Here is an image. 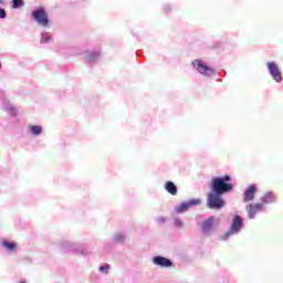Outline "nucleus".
Instances as JSON below:
<instances>
[{"instance_id": "1", "label": "nucleus", "mask_w": 283, "mask_h": 283, "mask_svg": "<svg viewBox=\"0 0 283 283\" xmlns=\"http://www.w3.org/2000/svg\"><path fill=\"white\" fill-rule=\"evenodd\" d=\"M231 176L214 177L210 182L211 192L208 193V209H223L227 205L222 196L233 191V184L230 182Z\"/></svg>"}, {"instance_id": "2", "label": "nucleus", "mask_w": 283, "mask_h": 283, "mask_svg": "<svg viewBox=\"0 0 283 283\" xmlns=\"http://www.w3.org/2000/svg\"><path fill=\"white\" fill-rule=\"evenodd\" d=\"M32 17L38 25H42V28H48V25H50V18L48 17L45 9L40 8L34 10Z\"/></svg>"}, {"instance_id": "3", "label": "nucleus", "mask_w": 283, "mask_h": 283, "mask_svg": "<svg viewBox=\"0 0 283 283\" xmlns=\"http://www.w3.org/2000/svg\"><path fill=\"white\" fill-rule=\"evenodd\" d=\"M242 227H243L242 217L235 214L233 217L230 230L224 234L222 240H227V238H229V235H233V233H240V230L242 229Z\"/></svg>"}, {"instance_id": "4", "label": "nucleus", "mask_w": 283, "mask_h": 283, "mask_svg": "<svg viewBox=\"0 0 283 283\" xmlns=\"http://www.w3.org/2000/svg\"><path fill=\"white\" fill-rule=\"evenodd\" d=\"M193 67L199 72V74H203V76H211L213 74V69L207 65L202 60L192 61Z\"/></svg>"}, {"instance_id": "5", "label": "nucleus", "mask_w": 283, "mask_h": 283, "mask_svg": "<svg viewBox=\"0 0 283 283\" xmlns=\"http://www.w3.org/2000/svg\"><path fill=\"white\" fill-rule=\"evenodd\" d=\"M245 209L248 211V217L250 218V220H253L256 213L264 211V203H250L245 207Z\"/></svg>"}, {"instance_id": "6", "label": "nucleus", "mask_w": 283, "mask_h": 283, "mask_svg": "<svg viewBox=\"0 0 283 283\" xmlns=\"http://www.w3.org/2000/svg\"><path fill=\"white\" fill-rule=\"evenodd\" d=\"M268 70L272 78H274L276 83H280V81H282V73L280 72V69L277 67V64H275V62H268Z\"/></svg>"}, {"instance_id": "7", "label": "nucleus", "mask_w": 283, "mask_h": 283, "mask_svg": "<svg viewBox=\"0 0 283 283\" xmlns=\"http://www.w3.org/2000/svg\"><path fill=\"white\" fill-rule=\"evenodd\" d=\"M153 262L156 266H161L163 269H171L174 266V262L165 256H155Z\"/></svg>"}, {"instance_id": "8", "label": "nucleus", "mask_w": 283, "mask_h": 283, "mask_svg": "<svg viewBox=\"0 0 283 283\" xmlns=\"http://www.w3.org/2000/svg\"><path fill=\"white\" fill-rule=\"evenodd\" d=\"M255 193H258V188L255 185L248 187L243 193V202H251L252 200H255Z\"/></svg>"}, {"instance_id": "9", "label": "nucleus", "mask_w": 283, "mask_h": 283, "mask_svg": "<svg viewBox=\"0 0 283 283\" xmlns=\"http://www.w3.org/2000/svg\"><path fill=\"white\" fill-rule=\"evenodd\" d=\"M201 200L200 199H191L190 201H187L179 206L177 208V213H182V211H187V209H191V207H196L200 205Z\"/></svg>"}, {"instance_id": "10", "label": "nucleus", "mask_w": 283, "mask_h": 283, "mask_svg": "<svg viewBox=\"0 0 283 283\" xmlns=\"http://www.w3.org/2000/svg\"><path fill=\"white\" fill-rule=\"evenodd\" d=\"M213 220H216V217H210L206 221L202 222L201 229L203 233H209L211 229H213Z\"/></svg>"}, {"instance_id": "11", "label": "nucleus", "mask_w": 283, "mask_h": 283, "mask_svg": "<svg viewBox=\"0 0 283 283\" xmlns=\"http://www.w3.org/2000/svg\"><path fill=\"white\" fill-rule=\"evenodd\" d=\"M165 189L170 196H178V187H176V184L174 181H167L165 184Z\"/></svg>"}, {"instance_id": "12", "label": "nucleus", "mask_w": 283, "mask_h": 283, "mask_svg": "<svg viewBox=\"0 0 283 283\" xmlns=\"http://www.w3.org/2000/svg\"><path fill=\"white\" fill-rule=\"evenodd\" d=\"M262 205H271V202H275V195L273 192H268L261 198Z\"/></svg>"}, {"instance_id": "13", "label": "nucleus", "mask_w": 283, "mask_h": 283, "mask_svg": "<svg viewBox=\"0 0 283 283\" xmlns=\"http://www.w3.org/2000/svg\"><path fill=\"white\" fill-rule=\"evenodd\" d=\"M2 245L4 247V249H7V251H17V243L14 242L3 241Z\"/></svg>"}, {"instance_id": "14", "label": "nucleus", "mask_w": 283, "mask_h": 283, "mask_svg": "<svg viewBox=\"0 0 283 283\" xmlns=\"http://www.w3.org/2000/svg\"><path fill=\"white\" fill-rule=\"evenodd\" d=\"M30 132L34 136H39L41 134V132H43V128L41 126L32 125V126H30Z\"/></svg>"}, {"instance_id": "15", "label": "nucleus", "mask_w": 283, "mask_h": 283, "mask_svg": "<svg viewBox=\"0 0 283 283\" xmlns=\"http://www.w3.org/2000/svg\"><path fill=\"white\" fill-rule=\"evenodd\" d=\"M98 56H101V52L99 51H94L91 54L87 55V61L90 63H93V61H96V59H98Z\"/></svg>"}, {"instance_id": "16", "label": "nucleus", "mask_w": 283, "mask_h": 283, "mask_svg": "<svg viewBox=\"0 0 283 283\" xmlns=\"http://www.w3.org/2000/svg\"><path fill=\"white\" fill-rule=\"evenodd\" d=\"M23 6V0H13L12 8H22Z\"/></svg>"}, {"instance_id": "17", "label": "nucleus", "mask_w": 283, "mask_h": 283, "mask_svg": "<svg viewBox=\"0 0 283 283\" xmlns=\"http://www.w3.org/2000/svg\"><path fill=\"white\" fill-rule=\"evenodd\" d=\"M101 273H107L109 271V264H105L104 266L99 268Z\"/></svg>"}, {"instance_id": "18", "label": "nucleus", "mask_w": 283, "mask_h": 283, "mask_svg": "<svg viewBox=\"0 0 283 283\" xmlns=\"http://www.w3.org/2000/svg\"><path fill=\"white\" fill-rule=\"evenodd\" d=\"M115 240L116 242H123V240H125V237L123 234H116Z\"/></svg>"}, {"instance_id": "19", "label": "nucleus", "mask_w": 283, "mask_h": 283, "mask_svg": "<svg viewBox=\"0 0 283 283\" xmlns=\"http://www.w3.org/2000/svg\"><path fill=\"white\" fill-rule=\"evenodd\" d=\"M0 19H6V9L0 8Z\"/></svg>"}, {"instance_id": "20", "label": "nucleus", "mask_w": 283, "mask_h": 283, "mask_svg": "<svg viewBox=\"0 0 283 283\" xmlns=\"http://www.w3.org/2000/svg\"><path fill=\"white\" fill-rule=\"evenodd\" d=\"M42 41H43V43H48V41H50V36L49 35H42Z\"/></svg>"}, {"instance_id": "21", "label": "nucleus", "mask_w": 283, "mask_h": 283, "mask_svg": "<svg viewBox=\"0 0 283 283\" xmlns=\"http://www.w3.org/2000/svg\"><path fill=\"white\" fill-rule=\"evenodd\" d=\"M175 222H176L177 227L182 226V222L180 220H176Z\"/></svg>"}, {"instance_id": "22", "label": "nucleus", "mask_w": 283, "mask_h": 283, "mask_svg": "<svg viewBox=\"0 0 283 283\" xmlns=\"http://www.w3.org/2000/svg\"><path fill=\"white\" fill-rule=\"evenodd\" d=\"M0 4H3V0H0Z\"/></svg>"}, {"instance_id": "23", "label": "nucleus", "mask_w": 283, "mask_h": 283, "mask_svg": "<svg viewBox=\"0 0 283 283\" xmlns=\"http://www.w3.org/2000/svg\"><path fill=\"white\" fill-rule=\"evenodd\" d=\"M0 70H1V62H0Z\"/></svg>"}, {"instance_id": "24", "label": "nucleus", "mask_w": 283, "mask_h": 283, "mask_svg": "<svg viewBox=\"0 0 283 283\" xmlns=\"http://www.w3.org/2000/svg\"><path fill=\"white\" fill-rule=\"evenodd\" d=\"M20 283H25V282H20Z\"/></svg>"}]
</instances>
